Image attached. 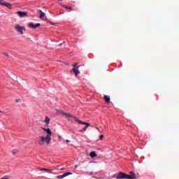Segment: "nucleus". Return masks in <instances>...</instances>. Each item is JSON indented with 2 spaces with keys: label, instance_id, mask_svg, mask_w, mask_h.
I'll return each instance as SVG.
<instances>
[{
  "label": "nucleus",
  "instance_id": "f257e3e1",
  "mask_svg": "<svg viewBox=\"0 0 179 179\" xmlns=\"http://www.w3.org/2000/svg\"><path fill=\"white\" fill-rule=\"evenodd\" d=\"M57 114H63V115H65V117H66L67 118H73V120H75L76 122H78V124H80L81 125H85V127L82 130H80L79 132H85L86 131V129H87V128L90 127V124L83 122L82 120H79L70 113H66L64 112V110H57Z\"/></svg>",
  "mask_w": 179,
  "mask_h": 179
},
{
  "label": "nucleus",
  "instance_id": "f03ea898",
  "mask_svg": "<svg viewBox=\"0 0 179 179\" xmlns=\"http://www.w3.org/2000/svg\"><path fill=\"white\" fill-rule=\"evenodd\" d=\"M117 179H136V176L134 171H130L129 174H127L122 172H120L116 176Z\"/></svg>",
  "mask_w": 179,
  "mask_h": 179
},
{
  "label": "nucleus",
  "instance_id": "7ed1b4c3",
  "mask_svg": "<svg viewBox=\"0 0 179 179\" xmlns=\"http://www.w3.org/2000/svg\"><path fill=\"white\" fill-rule=\"evenodd\" d=\"M50 142H51V136H50V135H46V136L39 137L38 143L40 146H43L44 143H47V145H50Z\"/></svg>",
  "mask_w": 179,
  "mask_h": 179
},
{
  "label": "nucleus",
  "instance_id": "20e7f679",
  "mask_svg": "<svg viewBox=\"0 0 179 179\" xmlns=\"http://www.w3.org/2000/svg\"><path fill=\"white\" fill-rule=\"evenodd\" d=\"M14 28L17 33H20L21 34V36H23L24 34L23 31H25L26 30V27H22L20 24H16Z\"/></svg>",
  "mask_w": 179,
  "mask_h": 179
},
{
  "label": "nucleus",
  "instance_id": "39448f33",
  "mask_svg": "<svg viewBox=\"0 0 179 179\" xmlns=\"http://www.w3.org/2000/svg\"><path fill=\"white\" fill-rule=\"evenodd\" d=\"M73 68L71 72H74L76 76H78V75L80 73V71H79V66H78V63H75L74 64H73Z\"/></svg>",
  "mask_w": 179,
  "mask_h": 179
},
{
  "label": "nucleus",
  "instance_id": "423d86ee",
  "mask_svg": "<svg viewBox=\"0 0 179 179\" xmlns=\"http://www.w3.org/2000/svg\"><path fill=\"white\" fill-rule=\"evenodd\" d=\"M15 15H17L19 17H27V13L24 11H17L15 13Z\"/></svg>",
  "mask_w": 179,
  "mask_h": 179
},
{
  "label": "nucleus",
  "instance_id": "0eeeda50",
  "mask_svg": "<svg viewBox=\"0 0 179 179\" xmlns=\"http://www.w3.org/2000/svg\"><path fill=\"white\" fill-rule=\"evenodd\" d=\"M41 26V24L40 23H37L36 24H34L33 22H29L28 24V27L29 29H37V27H40Z\"/></svg>",
  "mask_w": 179,
  "mask_h": 179
},
{
  "label": "nucleus",
  "instance_id": "6e6552de",
  "mask_svg": "<svg viewBox=\"0 0 179 179\" xmlns=\"http://www.w3.org/2000/svg\"><path fill=\"white\" fill-rule=\"evenodd\" d=\"M68 176H72V173L71 172H66L63 175H59L57 176V178L59 179H62V178H65V177H68Z\"/></svg>",
  "mask_w": 179,
  "mask_h": 179
},
{
  "label": "nucleus",
  "instance_id": "1a4fd4ad",
  "mask_svg": "<svg viewBox=\"0 0 179 179\" xmlns=\"http://www.w3.org/2000/svg\"><path fill=\"white\" fill-rule=\"evenodd\" d=\"M3 0H0V5H3V6H6L7 8H8V9H12V4H10V3H3Z\"/></svg>",
  "mask_w": 179,
  "mask_h": 179
},
{
  "label": "nucleus",
  "instance_id": "9d476101",
  "mask_svg": "<svg viewBox=\"0 0 179 179\" xmlns=\"http://www.w3.org/2000/svg\"><path fill=\"white\" fill-rule=\"evenodd\" d=\"M42 129L43 131H45V132H46L48 134V135H49L50 136H51V135H52V132L51 131V129H45V128H43V127H42Z\"/></svg>",
  "mask_w": 179,
  "mask_h": 179
},
{
  "label": "nucleus",
  "instance_id": "9b49d317",
  "mask_svg": "<svg viewBox=\"0 0 179 179\" xmlns=\"http://www.w3.org/2000/svg\"><path fill=\"white\" fill-rule=\"evenodd\" d=\"M90 157H97V154H96V152H91L90 155Z\"/></svg>",
  "mask_w": 179,
  "mask_h": 179
},
{
  "label": "nucleus",
  "instance_id": "f8f14e48",
  "mask_svg": "<svg viewBox=\"0 0 179 179\" xmlns=\"http://www.w3.org/2000/svg\"><path fill=\"white\" fill-rule=\"evenodd\" d=\"M39 13H41L40 15V18L43 19V17H44V16H45V13H43V10H40Z\"/></svg>",
  "mask_w": 179,
  "mask_h": 179
},
{
  "label": "nucleus",
  "instance_id": "ddd939ff",
  "mask_svg": "<svg viewBox=\"0 0 179 179\" xmlns=\"http://www.w3.org/2000/svg\"><path fill=\"white\" fill-rule=\"evenodd\" d=\"M103 99L105 101H106V103H110V96H108V95H105L103 96Z\"/></svg>",
  "mask_w": 179,
  "mask_h": 179
},
{
  "label": "nucleus",
  "instance_id": "4468645a",
  "mask_svg": "<svg viewBox=\"0 0 179 179\" xmlns=\"http://www.w3.org/2000/svg\"><path fill=\"white\" fill-rule=\"evenodd\" d=\"M41 171H46V173H51V171H52V170L47 169H41Z\"/></svg>",
  "mask_w": 179,
  "mask_h": 179
},
{
  "label": "nucleus",
  "instance_id": "2eb2a0df",
  "mask_svg": "<svg viewBox=\"0 0 179 179\" xmlns=\"http://www.w3.org/2000/svg\"><path fill=\"white\" fill-rule=\"evenodd\" d=\"M50 119L48 117H45V120L44 122H45V124H47V125L50 124Z\"/></svg>",
  "mask_w": 179,
  "mask_h": 179
},
{
  "label": "nucleus",
  "instance_id": "dca6fc26",
  "mask_svg": "<svg viewBox=\"0 0 179 179\" xmlns=\"http://www.w3.org/2000/svg\"><path fill=\"white\" fill-rule=\"evenodd\" d=\"M64 8H65L66 9H68L69 10H73V8L69 7V6H64Z\"/></svg>",
  "mask_w": 179,
  "mask_h": 179
},
{
  "label": "nucleus",
  "instance_id": "f3484780",
  "mask_svg": "<svg viewBox=\"0 0 179 179\" xmlns=\"http://www.w3.org/2000/svg\"><path fill=\"white\" fill-rule=\"evenodd\" d=\"M17 150H13V151H12V153H13V155H17Z\"/></svg>",
  "mask_w": 179,
  "mask_h": 179
},
{
  "label": "nucleus",
  "instance_id": "a211bd4d",
  "mask_svg": "<svg viewBox=\"0 0 179 179\" xmlns=\"http://www.w3.org/2000/svg\"><path fill=\"white\" fill-rule=\"evenodd\" d=\"M104 138V135H101L100 136H99V139H100V141H102V139Z\"/></svg>",
  "mask_w": 179,
  "mask_h": 179
},
{
  "label": "nucleus",
  "instance_id": "6ab92c4d",
  "mask_svg": "<svg viewBox=\"0 0 179 179\" xmlns=\"http://www.w3.org/2000/svg\"><path fill=\"white\" fill-rule=\"evenodd\" d=\"M59 141H62V137L61 136H59Z\"/></svg>",
  "mask_w": 179,
  "mask_h": 179
},
{
  "label": "nucleus",
  "instance_id": "aec40b11",
  "mask_svg": "<svg viewBox=\"0 0 179 179\" xmlns=\"http://www.w3.org/2000/svg\"><path fill=\"white\" fill-rule=\"evenodd\" d=\"M62 44H65V41H64L62 43H60L59 45V47H61V45H62Z\"/></svg>",
  "mask_w": 179,
  "mask_h": 179
},
{
  "label": "nucleus",
  "instance_id": "412c9836",
  "mask_svg": "<svg viewBox=\"0 0 179 179\" xmlns=\"http://www.w3.org/2000/svg\"><path fill=\"white\" fill-rule=\"evenodd\" d=\"M66 143H69V142H71V141H69V140H66Z\"/></svg>",
  "mask_w": 179,
  "mask_h": 179
},
{
  "label": "nucleus",
  "instance_id": "4be33fe9",
  "mask_svg": "<svg viewBox=\"0 0 179 179\" xmlns=\"http://www.w3.org/2000/svg\"><path fill=\"white\" fill-rule=\"evenodd\" d=\"M4 55H6V57H9V55H8V53H5Z\"/></svg>",
  "mask_w": 179,
  "mask_h": 179
},
{
  "label": "nucleus",
  "instance_id": "5701e85b",
  "mask_svg": "<svg viewBox=\"0 0 179 179\" xmlns=\"http://www.w3.org/2000/svg\"><path fill=\"white\" fill-rule=\"evenodd\" d=\"M0 179H9V178L4 177V178H0Z\"/></svg>",
  "mask_w": 179,
  "mask_h": 179
},
{
  "label": "nucleus",
  "instance_id": "b1692460",
  "mask_svg": "<svg viewBox=\"0 0 179 179\" xmlns=\"http://www.w3.org/2000/svg\"><path fill=\"white\" fill-rule=\"evenodd\" d=\"M78 168V165H76V169H77Z\"/></svg>",
  "mask_w": 179,
  "mask_h": 179
},
{
  "label": "nucleus",
  "instance_id": "393cba45",
  "mask_svg": "<svg viewBox=\"0 0 179 179\" xmlns=\"http://www.w3.org/2000/svg\"><path fill=\"white\" fill-rule=\"evenodd\" d=\"M50 24H54L52 22H50Z\"/></svg>",
  "mask_w": 179,
  "mask_h": 179
},
{
  "label": "nucleus",
  "instance_id": "a878e982",
  "mask_svg": "<svg viewBox=\"0 0 179 179\" xmlns=\"http://www.w3.org/2000/svg\"><path fill=\"white\" fill-rule=\"evenodd\" d=\"M0 113H3V111H0Z\"/></svg>",
  "mask_w": 179,
  "mask_h": 179
},
{
  "label": "nucleus",
  "instance_id": "bb28decb",
  "mask_svg": "<svg viewBox=\"0 0 179 179\" xmlns=\"http://www.w3.org/2000/svg\"><path fill=\"white\" fill-rule=\"evenodd\" d=\"M57 1H62V0H57Z\"/></svg>",
  "mask_w": 179,
  "mask_h": 179
}]
</instances>
